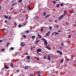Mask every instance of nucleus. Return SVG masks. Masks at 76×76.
<instances>
[{"label":"nucleus","mask_w":76,"mask_h":76,"mask_svg":"<svg viewBox=\"0 0 76 76\" xmlns=\"http://www.w3.org/2000/svg\"><path fill=\"white\" fill-rule=\"evenodd\" d=\"M17 73H19V70L18 69L17 70Z\"/></svg>","instance_id":"09e8293b"},{"label":"nucleus","mask_w":76,"mask_h":76,"mask_svg":"<svg viewBox=\"0 0 76 76\" xmlns=\"http://www.w3.org/2000/svg\"><path fill=\"white\" fill-rule=\"evenodd\" d=\"M31 50H32L33 49V47H32V46H31Z\"/></svg>","instance_id":"5fc2aeb1"},{"label":"nucleus","mask_w":76,"mask_h":76,"mask_svg":"<svg viewBox=\"0 0 76 76\" xmlns=\"http://www.w3.org/2000/svg\"><path fill=\"white\" fill-rule=\"evenodd\" d=\"M9 44H10V43H7V45H6L7 47V48L8 46H9Z\"/></svg>","instance_id":"4be33fe9"},{"label":"nucleus","mask_w":76,"mask_h":76,"mask_svg":"<svg viewBox=\"0 0 76 76\" xmlns=\"http://www.w3.org/2000/svg\"><path fill=\"white\" fill-rule=\"evenodd\" d=\"M68 23H68V22L66 23H65V25H68Z\"/></svg>","instance_id":"de8ad7c7"},{"label":"nucleus","mask_w":76,"mask_h":76,"mask_svg":"<svg viewBox=\"0 0 76 76\" xmlns=\"http://www.w3.org/2000/svg\"><path fill=\"white\" fill-rule=\"evenodd\" d=\"M50 16H51V15H48L46 16L45 18H44V19H46V18H48V17H50Z\"/></svg>","instance_id":"7ed1b4c3"},{"label":"nucleus","mask_w":76,"mask_h":76,"mask_svg":"<svg viewBox=\"0 0 76 76\" xmlns=\"http://www.w3.org/2000/svg\"><path fill=\"white\" fill-rule=\"evenodd\" d=\"M43 30H44V28H42L41 29V31H43Z\"/></svg>","instance_id":"c03bdc74"},{"label":"nucleus","mask_w":76,"mask_h":76,"mask_svg":"<svg viewBox=\"0 0 76 76\" xmlns=\"http://www.w3.org/2000/svg\"><path fill=\"white\" fill-rule=\"evenodd\" d=\"M62 47L61 46L60 48V50H62Z\"/></svg>","instance_id":"8fccbe9b"},{"label":"nucleus","mask_w":76,"mask_h":76,"mask_svg":"<svg viewBox=\"0 0 76 76\" xmlns=\"http://www.w3.org/2000/svg\"><path fill=\"white\" fill-rule=\"evenodd\" d=\"M35 58L37 59V60H39V59L37 57H35Z\"/></svg>","instance_id":"a878e982"},{"label":"nucleus","mask_w":76,"mask_h":76,"mask_svg":"<svg viewBox=\"0 0 76 76\" xmlns=\"http://www.w3.org/2000/svg\"><path fill=\"white\" fill-rule=\"evenodd\" d=\"M28 66H26L25 67L24 69H25V70H28Z\"/></svg>","instance_id":"9d476101"},{"label":"nucleus","mask_w":76,"mask_h":76,"mask_svg":"<svg viewBox=\"0 0 76 76\" xmlns=\"http://www.w3.org/2000/svg\"><path fill=\"white\" fill-rule=\"evenodd\" d=\"M41 49H39L37 50V52H41Z\"/></svg>","instance_id":"39448f33"},{"label":"nucleus","mask_w":76,"mask_h":76,"mask_svg":"<svg viewBox=\"0 0 76 76\" xmlns=\"http://www.w3.org/2000/svg\"><path fill=\"white\" fill-rule=\"evenodd\" d=\"M38 75L39 76H41V75H40V74H38Z\"/></svg>","instance_id":"0e129e2a"},{"label":"nucleus","mask_w":76,"mask_h":76,"mask_svg":"<svg viewBox=\"0 0 76 76\" xmlns=\"http://www.w3.org/2000/svg\"><path fill=\"white\" fill-rule=\"evenodd\" d=\"M23 37H24V38H26V35H23Z\"/></svg>","instance_id":"f704fd0d"},{"label":"nucleus","mask_w":76,"mask_h":76,"mask_svg":"<svg viewBox=\"0 0 76 76\" xmlns=\"http://www.w3.org/2000/svg\"><path fill=\"white\" fill-rule=\"evenodd\" d=\"M56 7H58V8H59V6H60V4H57L56 5Z\"/></svg>","instance_id":"4468645a"},{"label":"nucleus","mask_w":76,"mask_h":76,"mask_svg":"<svg viewBox=\"0 0 76 76\" xmlns=\"http://www.w3.org/2000/svg\"><path fill=\"white\" fill-rule=\"evenodd\" d=\"M70 60V59H66V61H69Z\"/></svg>","instance_id":"a19ab883"},{"label":"nucleus","mask_w":76,"mask_h":76,"mask_svg":"<svg viewBox=\"0 0 76 76\" xmlns=\"http://www.w3.org/2000/svg\"><path fill=\"white\" fill-rule=\"evenodd\" d=\"M11 50H14V48H13V47H11Z\"/></svg>","instance_id":"7c9ffc66"},{"label":"nucleus","mask_w":76,"mask_h":76,"mask_svg":"<svg viewBox=\"0 0 76 76\" xmlns=\"http://www.w3.org/2000/svg\"><path fill=\"white\" fill-rule=\"evenodd\" d=\"M26 58L28 60H30V56H27Z\"/></svg>","instance_id":"6e6552de"},{"label":"nucleus","mask_w":76,"mask_h":76,"mask_svg":"<svg viewBox=\"0 0 76 76\" xmlns=\"http://www.w3.org/2000/svg\"><path fill=\"white\" fill-rule=\"evenodd\" d=\"M61 45H62V46H63V45H64L63 43H61Z\"/></svg>","instance_id":"13d9d810"},{"label":"nucleus","mask_w":76,"mask_h":76,"mask_svg":"<svg viewBox=\"0 0 76 76\" xmlns=\"http://www.w3.org/2000/svg\"><path fill=\"white\" fill-rule=\"evenodd\" d=\"M19 3H22V0H19Z\"/></svg>","instance_id":"ea45409f"},{"label":"nucleus","mask_w":76,"mask_h":76,"mask_svg":"<svg viewBox=\"0 0 76 76\" xmlns=\"http://www.w3.org/2000/svg\"><path fill=\"white\" fill-rule=\"evenodd\" d=\"M5 50V49H1L2 51H4Z\"/></svg>","instance_id":"473e14b6"},{"label":"nucleus","mask_w":76,"mask_h":76,"mask_svg":"<svg viewBox=\"0 0 76 76\" xmlns=\"http://www.w3.org/2000/svg\"><path fill=\"white\" fill-rule=\"evenodd\" d=\"M25 43H23V42H22L21 43V46H22V47H23V46H24V45H25Z\"/></svg>","instance_id":"423d86ee"},{"label":"nucleus","mask_w":76,"mask_h":76,"mask_svg":"<svg viewBox=\"0 0 76 76\" xmlns=\"http://www.w3.org/2000/svg\"><path fill=\"white\" fill-rule=\"evenodd\" d=\"M36 18L37 19H39V17H38V16H36Z\"/></svg>","instance_id":"c85d7f7f"},{"label":"nucleus","mask_w":76,"mask_h":76,"mask_svg":"<svg viewBox=\"0 0 76 76\" xmlns=\"http://www.w3.org/2000/svg\"><path fill=\"white\" fill-rule=\"evenodd\" d=\"M45 42V45H48V42L47 41V40H45V41L44 42Z\"/></svg>","instance_id":"f03ea898"},{"label":"nucleus","mask_w":76,"mask_h":76,"mask_svg":"<svg viewBox=\"0 0 76 76\" xmlns=\"http://www.w3.org/2000/svg\"><path fill=\"white\" fill-rule=\"evenodd\" d=\"M28 33H29V30L26 31V34H28Z\"/></svg>","instance_id":"412c9836"},{"label":"nucleus","mask_w":76,"mask_h":76,"mask_svg":"<svg viewBox=\"0 0 76 76\" xmlns=\"http://www.w3.org/2000/svg\"><path fill=\"white\" fill-rule=\"evenodd\" d=\"M36 37L35 36H32V37H31V38H33L34 39H35V38Z\"/></svg>","instance_id":"aec40b11"},{"label":"nucleus","mask_w":76,"mask_h":76,"mask_svg":"<svg viewBox=\"0 0 76 76\" xmlns=\"http://www.w3.org/2000/svg\"><path fill=\"white\" fill-rule=\"evenodd\" d=\"M49 29H50V30H51V29H52V27L50 26L49 27Z\"/></svg>","instance_id":"c9c22d12"},{"label":"nucleus","mask_w":76,"mask_h":76,"mask_svg":"<svg viewBox=\"0 0 76 76\" xmlns=\"http://www.w3.org/2000/svg\"><path fill=\"white\" fill-rule=\"evenodd\" d=\"M56 27H57V28H58L59 26H56Z\"/></svg>","instance_id":"338daca9"},{"label":"nucleus","mask_w":76,"mask_h":76,"mask_svg":"<svg viewBox=\"0 0 76 76\" xmlns=\"http://www.w3.org/2000/svg\"><path fill=\"white\" fill-rule=\"evenodd\" d=\"M48 58L49 60V61H50V55H48Z\"/></svg>","instance_id":"f8f14e48"},{"label":"nucleus","mask_w":76,"mask_h":76,"mask_svg":"<svg viewBox=\"0 0 76 76\" xmlns=\"http://www.w3.org/2000/svg\"><path fill=\"white\" fill-rule=\"evenodd\" d=\"M58 32H62V31H60V30H58Z\"/></svg>","instance_id":"58836bf2"},{"label":"nucleus","mask_w":76,"mask_h":76,"mask_svg":"<svg viewBox=\"0 0 76 76\" xmlns=\"http://www.w3.org/2000/svg\"><path fill=\"white\" fill-rule=\"evenodd\" d=\"M61 18L60 17L59 18V20H61Z\"/></svg>","instance_id":"864d4df0"},{"label":"nucleus","mask_w":76,"mask_h":76,"mask_svg":"<svg viewBox=\"0 0 76 76\" xmlns=\"http://www.w3.org/2000/svg\"><path fill=\"white\" fill-rule=\"evenodd\" d=\"M3 41V40H0V42H2Z\"/></svg>","instance_id":"37998d69"},{"label":"nucleus","mask_w":76,"mask_h":76,"mask_svg":"<svg viewBox=\"0 0 76 76\" xmlns=\"http://www.w3.org/2000/svg\"><path fill=\"white\" fill-rule=\"evenodd\" d=\"M23 25H24V26H25V25H26V23H23Z\"/></svg>","instance_id":"3c124183"},{"label":"nucleus","mask_w":76,"mask_h":76,"mask_svg":"<svg viewBox=\"0 0 76 76\" xmlns=\"http://www.w3.org/2000/svg\"><path fill=\"white\" fill-rule=\"evenodd\" d=\"M72 37V36H71V35H69L68 36V38H70L71 37Z\"/></svg>","instance_id":"e433bc0d"},{"label":"nucleus","mask_w":76,"mask_h":76,"mask_svg":"<svg viewBox=\"0 0 76 76\" xmlns=\"http://www.w3.org/2000/svg\"><path fill=\"white\" fill-rule=\"evenodd\" d=\"M4 22H5V23H7V21H6V20H5L4 21Z\"/></svg>","instance_id":"603ef678"},{"label":"nucleus","mask_w":76,"mask_h":76,"mask_svg":"<svg viewBox=\"0 0 76 76\" xmlns=\"http://www.w3.org/2000/svg\"><path fill=\"white\" fill-rule=\"evenodd\" d=\"M55 22H57V20H55L54 21Z\"/></svg>","instance_id":"680f3d73"},{"label":"nucleus","mask_w":76,"mask_h":76,"mask_svg":"<svg viewBox=\"0 0 76 76\" xmlns=\"http://www.w3.org/2000/svg\"><path fill=\"white\" fill-rule=\"evenodd\" d=\"M61 18H63V17H64V16H63V15H61V17H60Z\"/></svg>","instance_id":"79ce46f5"},{"label":"nucleus","mask_w":76,"mask_h":76,"mask_svg":"<svg viewBox=\"0 0 76 76\" xmlns=\"http://www.w3.org/2000/svg\"><path fill=\"white\" fill-rule=\"evenodd\" d=\"M16 4H17L16 3L12 5V7H13V6H14V5H16Z\"/></svg>","instance_id":"bb28decb"},{"label":"nucleus","mask_w":76,"mask_h":76,"mask_svg":"<svg viewBox=\"0 0 76 76\" xmlns=\"http://www.w3.org/2000/svg\"><path fill=\"white\" fill-rule=\"evenodd\" d=\"M41 39H42V40H43V41H44V42L46 41V40H45V39H44V38H42Z\"/></svg>","instance_id":"cd10ccee"},{"label":"nucleus","mask_w":76,"mask_h":76,"mask_svg":"<svg viewBox=\"0 0 76 76\" xmlns=\"http://www.w3.org/2000/svg\"><path fill=\"white\" fill-rule=\"evenodd\" d=\"M4 18H6V19H8V16H7V15H5L4 16Z\"/></svg>","instance_id":"a211bd4d"},{"label":"nucleus","mask_w":76,"mask_h":76,"mask_svg":"<svg viewBox=\"0 0 76 76\" xmlns=\"http://www.w3.org/2000/svg\"><path fill=\"white\" fill-rule=\"evenodd\" d=\"M4 69H9V67L7 66H4Z\"/></svg>","instance_id":"20e7f679"},{"label":"nucleus","mask_w":76,"mask_h":76,"mask_svg":"<svg viewBox=\"0 0 76 76\" xmlns=\"http://www.w3.org/2000/svg\"><path fill=\"white\" fill-rule=\"evenodd\" d=\"M50 32L49 31L46 34V35H48H48H49V34H50Z\"/></svg>","instance_id":"5701e85b"},{"label":"nucleus","mask_w":76,"mask_h":76,"mask_svg":"<svg viewBox=\"0 0 76 76\" xmlns=\"http://www.w3.org/2000/svg\"><path fill=\"white\" fill-rule=\"evenodd\" d=\"M43 14L44 15V16H45V15H46V12H44Z\"/></svg>","instance_id":"6ab92c4d"},{"label":"nucleus","mask_w":76,"mask_h":76,"mask_svg":"<svg viewBox=\"0 0 76 76\" xmlns=\"http://www.w3.org/2000/svg\"><path fill=\"white\" fill-rule=\"evenodd\" d=\"M64 15H66V14H67V11H64Z\"/></svg>","instance_id":"1a4fd4ad"},{"label":"nucleus","mask_w":76,"mask_h":76,"mask_svg":"<svg viewBox=\"0 0 76 76\" xmlns=\"http://www.w3.org/2000/svg\"><path fill=\"white\" fill-rule=\"evenodd\" d=\"M60 5L61 6V7L63 6H64V5L63 4H60Z\"/></svg>","instance_id":"c756f323"},{"label":"nucleus","mask_w":76,"mask_h":76,"mask_svg":"<svg viewBox=\"0 0 76 76\" xmlns=\"http://www.w3.org/2000/svg\"><path fill=\"white\" fill-rule=\"evenodd\" d=\"M37 72H38V73L41 74V73H40V72H39V71H37Z\"/></svg>","instance_id":"4d7b16f0"},{"label":"nucleus","mask_w":76,"mask_h":76,"mask_svg":"<svg viewBox=\"0 0 76 76\" xmlns=\"http://www.w3.org/2000/svg\"><path fill=\"white\" fill-rule=\"evenodd\" d=\"M39 41H40L39 40H37V41H36L34 42V44H37V43L38 42H39Z\"/></svg>","instance_id":"dca6fc26"},{"label":"nucleus","mask_w":76,"mask_h":76,"mask_svg":"<svg viewBox=\"0 0 76 76\" xmlns=\"http://www.w3.org/2000/svg\"><path fill=\"white\" fill-rule=\"evenodd\" d=\"M71 31V29H69L68 30H66V31Z\"/></svg>","instance_id":"a18cd8bd"},{"label":"nucleus","mask_w":76,"mask_h":76,"mask_svg":"<svg viewBox=\"0 0 76 76\" xmlns=\"http://www.w3.org/2000/svg\"><path fill=\"white\" fill-rule=\"evenodd\" d=\"M18 26V28H20L21 27H22V25H21V24H19Z\"/></svg>","instance_id":"f3484780"},{"label":"nucleus","mask_w":76,"mask_h":76,"mask_svg":"<svg viewBox=\"0 0 76 76\" xmlns=\"http://www.w3.org/2000/svg\"><path fill=\"white\" fill-rule=\"evenodd\" d=\"M9 19H11V17H9Z\"/></svg>","instance_id":"774afa93"},{"label":"nucleus","mask_w":76,"mask_h":76,"mask_svg":"<svg viewBox=\"0 0 76 76\" xmlns=\"http://www.w3.org/2000/svg\"><path fill=\"white\" fill-rule=\"evenodd\" d=\"M47 56V55H45V56H44V59H46Z\"/></svg>","instance_id":"2eb2a0df"},{"label":"nucleus","mask_w":76,"mask_h":76,"mask_svg":"<svg viewBox=\"0 0 76 76\" xmlns=\"http://www.w3.org/2000/svg\"><path fill=\"white\" fill-rule=\"evenodd\" d=\"M37 35L38 36V38H42V36H41L39 34Z\"/></svg>","instance_id":"0eeeda50"},{"label":"nucleus","mask_w":76,"mask_h":76,"mask_svg":"<svg viewBox=\"0 0 76 76\" xmlns=\"http://www.w3.org/2000/svg\"><path fill=\"white\" fill-rule=\"evenodd\" d=\"M27 7L29 10H32V9L29 8V6H28Z\"/></svg>","instance_id":"b1692460"},{"label":"nucleus","mask_w":76,"mask_h":76,"mask_svg":"<svg viewBox=\"0 0 76 76\" xmlns=\"http://www.w3.org/2000/svg\"><path fill=\"white\" fill-rule=\"evenodd\" d=\"M63 61H64V60H63V59H61V64L63 63Z\"/></svg>","instance_id":"393cba45"},{"label":"nucleus","mask_w":76,"mask_h":76,"mask_svg":"<svg viewBox=\"0 0 76 76\" xmlns=\"http://www.w3.org/2000/svg\"><path fill=\"white\" fill-rule=\"evenodd\" d=\"M16 22H15L14 23V25H16Z\"/></svg>","instance_id":"052dcab7"},{"label":"nucleus","mask_w":76,"mask_h":76,"mask_svg":"<svg viewBox=\"0 0 76 76\" xmlns=\"http://www.w3.org/2000/svg\"><path fill=\"white\" fill-rule=\"evenodd\" d=\"M54 33H53L52 34V35H54Z\"/></svg>","instance_id":"69168bd1"},{"label":"nucleus","mask_w":76,"mask_h":76,"mask_svg":"<svg viewBox=\"0 0 76 76\" xmlns=\"http://www.w3.org/2000/svg\"><path fill=\"white\" fill-rule=\"evenodd\" d=\"M11 9L12 10H13V7L11 8Z\"/></svg>","instance_id":"bf43d9fd"},{"label":"nucleus","mask_w":76,"mask_h":76,"mask_svg":"<svg viewBox=\"0 0 76 76\" xmlns=\"http://www.w3.org/2000/svg\"><path fill=\"white\" fill-rule=\"evenodd\" d=\"M13 3V0H12V1L11 2V3Z\"/></svg>","instance_id":"6e6d98bb"},{"label":"nucleus","mask_w":76,"mask_h":76,"mask_svg":"<svg viewBox=\"0 0 76 76\" xmlns=\"http://www.w3.org/2000/svg\"><path fill=\"white\" fill-rule=\"evenodd\" d=\"M45 48H47V49H48V50H51V48H48V46H46L45 47Z\"/></svg>","instance_id":"9b49d317"},{"label":"nucleus","mask_w":76,"mask_h":76,"mask_svg":"<svg viewBox=\"0 0 76 76\" xmlns=\"http://www.w3.org/2000/svg\"><path fill=\"white\" fill-rule=\"evenodd\" d=\"M56 52L57 53H59L60 54H61V55H62V52H61V51L58 50L56 51Z\"/></svg>","instance_id":"f257e3e1"},{"label":"nucleus","mask_w":76,"mask_h":76,"mask_svg":"<svg viewBox=\"0 0 76 76\" xmlns=\"http://www.w3.org/2000/svg\"><path fill=\"white\" fill-rule=\"evenodd\" d=\"M30 76H34L33 75V74H30Z\"/></svg>","instance_id":"49530a36"},{"label":"nucleus","mask_w":76,"mask_h":76,"mask_svg":"<svg viewBox=\"0 0 76 76\" xmlns=\"http://www.w3.org/2000/svg\"><path fill=\"white\" fill-rule=\"evenodd\" d=\"M1 30H3V31H5V30H4V29H2Z\"/></svg>","instance_id":"e2e57ef3"},{"label":"nucleus","mask_w":76,"mask_h":76,"mask_svg":"<svg viewBox=\"0 0 76 76\" xmlns=\"http://www.w3.org/2000/svg\"><path fill=\"white\" fill-rule=\"evenodd\" d=\"M53 3H54V4H55V3H56V1H52Z\"/></svg>","instance_id":"4c0bfd02"},{"label":"nucleus","mask_w":76,"mask_h":76,"mask_svg":"<svg viewBox=\"0 0 76 76\" xmlns=\"http://www.w3.org/2000/svg\"><path fill=\"white\" fill-rule=\"evenodd\" d=\"M18 54H19V52H17L15 53V54H16V55H18Z\"/></svg>","instance_id":"72a5a7b5"},{"label":"nucleus","mask_w":76,"mask_h":76,"mask_svg":"<svg viewBox=\"0 0 76 76\" xmlns=\"http://www.w3.org/2000/svg\"><path fill=\"white\" fill-rule=\"evenodd\" d=\"M10 66L11 67H13V64L12 63L11 64H10Z\"/></svg>","instance_id":"ddd939ff"},{"label":"nucleus","mask_w":76,"mask_h":76,"mask_svg":"<svg viewBox=\"0 0 76 76\" xmlns=\"http://www.w3.org/2000/svg\"><path fill=\"white\" fill-rule=\"evenodd\" d=\"M60 35V34L58 33H56L55 34V35Z\"/></svg>","instance_id":"2f4dec72"}]
</instances>
